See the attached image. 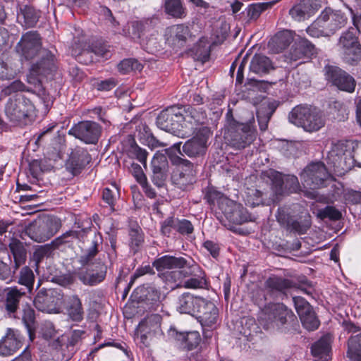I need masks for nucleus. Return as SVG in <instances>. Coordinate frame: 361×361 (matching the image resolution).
Instances as JSON below:
<instances>
[{"mask_svg": "<svg viewBox=\"0 0 361 361\" xmlns=\"http://www.w3.org/2000/svg\"><path fill=\"white\" fill-rule=\"evenodd\" d=\"M279 1L274 0L270 2L257 3L250 5L247 8V14L249 19L251 20H257L264 11L271 8L274 3Z\"/></svg>", "mask_w": 361, "mask_h": 361, "instance_id": "42", "label": "nucleus"}, {"mask_svg": "<svg viewBox=\"0 0 361 361\" xmlns=\"http://www.w3.org/2000/svg\"><path fill=\"white\" fill-rule=\"evenodd\" d=\"M196 316L202 326L212 327L217 322L219 310L213 302L204 299V304L200 306Z\"/></svg>", "mask_w": 361, "mask_h": 361, "instance_id": "23", "label": "nucleus"}, {"mask_svg": "<svg viewBox=\"0 0 361 361\" xmlns=\"http://www.w3.org/2000/svg\"><path fill=\"white\" fill-rule=\"evenodd\" d=\"M130 247L136 252L143 242V235L139 229H131L129 233Z\"/></svg>", "mask_w": 361, "mask_h": 361, "instance_id": "56", "label": "nucleus"}, {"mask_svg": "<svg viewBox=\"0 0 361 361\" xmlns=\"http://www.w3.org/2000/svg\"><path fill=\"white\" fill-rule=\"evenodd\" d=\"M311 352L314 357L318 360L328 361L331 352V339L330 336H322L319 341L315 342L312 348Z\"/></svg>", "mask_w": 361, "mask_h": 361, "instance_id": "32", "label": "nucleus"}, {"mask_svg": "<svg viewBox=\"0 0 361 361\" xmlns=\"http://www.w3.org/2000/svg\"><path fill=\"white\" fill-rule=\"evenodd\" d=\"M39 18V13L35 8L25 6L20 9L18 14V22L25 27H32Z\"/></svg>", "mask_w": 361, "mask_h": 361, "instance_id": "35", "label": "nucleus"}, {"mask_svg": "<svg viewBox=\"0 0 361 361\" xmlns=\"http://www.w3.org/2000/svg\"><path fill=\"white\" fill-rule=\"evenodd\" d=\"M24 294V291L16 287L8 290L6 297L5 308L9 314L14 313L17 310L20 300Z\"/></svg>", "mask_w": 361, "mask_h": 361, "instance_id": "39", "label": "nucleus"}, {"mask_svg": "<svg viewBox=\"0 0 361 361\" xmlns=\"http://www.w3.org/2000/svg\"><path fill=\"white\" fill-rule=\"evenodd\" d=\"M203 304L202 298L195 296L190 293H184L178 297L176 307L181 314L196 315L200 306Z\"/></svg>", "mask_w": 361, "mask_h": 361, "instance_id": "22", "label": "nucleus"}, {"mask_svg": "<svg viewBox=\"0 0 361 361\" xmlns=\"http://www.w3.org/2000/svg\"><path fill=\"white\" fill-rule=\"evenodd\" d=\"M144 30V24L140 21H132L128 25V29L123 30L126 36L134 40L139 39Z\"/></svg>", "mask_w": 361, "mask_h": 361, "instance_id": "50", "label": "nucleus"}, {"mask_svg": "<svg viewBox=\"0 0 361 361\" xmlns=\"http://www.w3.org/2000/svg\"><path fill=\"white\" fill-rule=\"evenodd\" d=\"M298 42V49H300L305 56L310 57L315 52V47L309 40L305 38H301Z\"/></svg>", "mask_w": 361, "mask_h": 361, "instance_id": "61", "label": "nucleus"}, {"mask_svg": "<svg viewBox=\"0 0 361 361\" xmlns=\"http://www.w3.org/2000/svg\"><path fill=\"white\" fill-rule=\"evenodd\" d=\"M106 276V271H100L97 273H83L79 274V279L85 284L88 286H95L102 282Z\"/></svg>", "mask_w": 361, "mask_h": 361, "instance_id": "45", "label": "nucleus"}, {"mask_svg": "<svg viewBox=\"0 0 361 361\" xmlns=\"http://www.w3.org/2000/svg\"><path fill=\"white\" fill-rule=\"evenodd\" d=\"M300 188L298 179L294 175L277 173L274 177L273 188L278 195L295 193L300 190Z\"/></svg>", "mask_w": 361, "mask_h": 361, "instance_id": "18", "label": "nucleus"}, {"mask_svg": "<svg viewBox=\"0 0 361 361\" xmlns=\"http://www.w3.org/2000/svg\"><path fill=\"white\" fill-rule=\"evenodd\" d=\"M326 79L331 82L338 89L353 92L355 88L354 78L340 68L334 66H326L324 67Z\"/></svg>", "mask_w": 361, "mask_h": 361, "instance_id": "14", "label": "nucleus"}, {"mask_svg": "<svg viewBox=\"0 0 361 361\" xmlns=\"http://www.w3.org/2000/svg\"><path fill=\"white\" fill-rule=\"evenodd\" d=\"M131 153L146 168L147 152L139 146L135 145L132 147Z\"/></svg>", "mask_w": 361, "mask_h": 361, "instance_id": "63", "label": "nucleus"}, {"mask_svg": "<svg viewBox=\"0 0 361 361\" xmlns=\"http://www.w3.org/2000/svg\"><path fill=\"white\" fill-rule=\"evenodd\" d=\"M161 317L157 314H150L141 321L137 329V339L147 347L153 337L161 335Z\"/></svg>", "mask_w": 361, "mask_h": 361, "instance_id": "10", "label": "nucleus"}, {"mask_svg": "<svg viewBox=\"0 0 361 361\" xmlns=\"http://www.w3.org/2000/svg\"><path fill=\"white\" fill-rule=\"evenodd\" d=\"M317 216L322 220L328 219L331 221H338L341 219L342 214L336 207L326 206L324 208L317 209Z\"/></svg>", "mask_w": 361, "mask_h": 361, "instance_id": "47", "label": "nucleus"}, {"mask_svg": "<svg viewBox=\"0 0 361 361\" xmlns=\"http://www.w3.org/2000/svg\"><path fill=\"white\" fill-rule=\"evenodd\" d=\"M222 203L221 209L225 217L234 224H243L252 221L251 215L241 204L233 201L225 200Z\"/></svg>", "mask_w": 361, "mask_h": 361, "instance_id": "16", "label": "nucleus"}, {"mask_svg": "<svg viewBox=\"0 0 361 361\" xmlns=\"http://www.w3.org/2000/svg\"><path fill=\"white\" fill-rule=\"evenodd\" d=\"M94 53L96 56L107 59L111 56L110 51L106 45L102 44H95L87 47L85 44H78L75 42L73 47L72 54L78 56L81 54H87Z\"/></svg>", "mask_w": 361, "mask_h": 361, "instance_id": "25", "label": "nucleus"}, {"mask_svg": "<svg viewBox=\"0 0 361 361\" xmlns=\"http://www.w3.org/2000/svg\"><path fill=\"white\" fill-rule=\"evenodd\" d=\"M22 320L31 337L35 320L34 310L30 307L24 308Z\"/></svg>", "mask_w": 361, "mask_h": 361, "instance_id": "53", "label": "nucleus"}, {"mask_svg": "<svg viewBox=\"0 0 361 361\" xmlns=\"http://www.w3.org/2000/svg\"><path fill=\"white\" fill-rule=\"evenodd\" d=\"M321 7L319 0H302L289 11V14L297 21L310 18Z\"/></svg>", "mask_w": 361, "mask_h": 361, "instance_id": "20", "label": "nucleus"}, {"mask_svg": "<svg viewBox=\"0 0 361 361\" xmlns=\"http://www.w3.org/2000/svg\"><path fill=\"white\" fill-rule=\"evenodd\" d=\"M18 282L24 286L28 292L32 291L35 283V275L29 267L25 266L20 269Z\"/></svg>", "mask_w": 361, "mask_h": 361, "instance_id": "43", "label": "nucleus"}, {"mask_svg": "<svg viewBox=\"0 0 361 361\" xmlns=\"http://www.w3.org/2000/svg\"><path fill=\"white\" fill-rule=\"evenodd\" d=\"M35 106L24 95L17 94L9 98L5 107V113L11 122L16 124L25 123Z\"/></svg>", "mask_w": 361, "mask_h": 361, "instance_id": "4", "label": "nucleus"}, {"mask_svg": "<svg viewBox=\"0 0 361 361\" xmlns=\"http://www.w3.org/2000/svg\"><path fill=\"white\" fill-rule=\"evenodd\" d=\"M152 267H155L158 271H162L165 269H198V266L190 264V262L183 257H176L172 255H164L157 259L152 263Z\"/></svg>", "mask_w": 361, "mask_h": 361, "instance_id": "17", "label": "nucleus"}, {"mask_svg": "<svg viewBox=\"0 0 361 361\" xmlns=\"http://www.w3.org/2000/svg\"><path fill=\"white\" fill-rule=\"evenodd\" d=\"M183 117L181 109L176 106H171L162 111L157 118V126L174 135L183 137L181 126Z\"/></svg>", "mask_w": 361, "mask_h": 361, "instance_id": "7", "label": "nucleus"}, {"mask_svg": "<svg viewBox=\"0 0 361 361\" xmlns=\"http://www.w3.org/2000/svg\"><path fill=\"white\" fill-rule=\"evenodd\" d=\"M293 301L299 317L310 311V309L312 308L310 305L302 297L294 296L293 297Z\"/></svg>", "mask_w": 361, "mask_h": 361, "instance_id": "58", "label": "nucleus"}, {"mask_svg": "<svg viewBox=\"0 0 361 361\" xmlns=\"http://www.w3.org/2000/svg\"><path fill=\"white\" fill-rule=\"evenodd\" d=\"M171 161L176 166L171 180L178 188L185 190L195 182V166L190 161L178 156L171 158Z\"/></svg>", "mask_w": 361, "mask_h": 361, "instance_id": "6", "label": "nucleus"}, {"mask_svg": "<svg viewBox=\"0 0 361 361\" xmlns=\"http://www.w3.org/2000/svg\"><path fill=\"white\" fill-rule=\"evenodd\" d=\"M67 311L73 321L80 322L83 319L84 311L80 299L78 295H73L68 298Z\"/></svg>", "mask_w": 361, "mask_h": 361, "instance_id": "36", "label": "nucleus"}, {"mask_svg": "<svg viewBox=\"0 0 361 361\" xmlns=\"http://www.w3.org/2000/svg\"><path fill=\"white\" fill-rule=\"evenodd\" d=\"M329 177L330 174L324 164L321 161L311 163L300 173L303 185L311 189L322 186Z\"/></svg>", "mask_w": 361, "mask_h": 361, "instance_id": "8", "label": "nucleus"}, {"mask_svg": "<svg viewBox=\"0 0 361 361\" xmlns=\"http://www.w3.org/2000/svg\"><path fill=\"white\" fill-rule=\"evenodd\" d=\"M8 247L13 257V264L11 265V268L13 269V273L15 274L19 267L25 263L27 250L23 243L16 239L12 240Z\"/></svg>", "mask_w": 361, "mask_h": 361, "instance_id": "31", "label": "nucleus"}, {"mask_svg": "<svg viewBox=\"0 0 361 361\" xmlns=\"http://www.w3.org/2000/svg\"><path fill=\"white\" fill-rule=\"evenodd\" d=\"M247 204L251 207H255L262 204L263 201L262 199V192L258 190H251L248 192Z\"/></svg>", "mask_w": 361, "mask_h": 361, "instance_id": "64", "label": "nucleus"}, {"mask_svg": "<svg viewBox=\"0 0 361 361\" xmlns=\"http://www.w3.org/2000/svg\"><path fill=\"white\" fill-rule=\"evenodd\" d=\"M190 56L195 60L204 63L210 56V43L207 37H201L199 42L189 51Z\"/></svg>", "mask_w": 361, "mask_h": 361, "instance_id": "33", "label": "nucleus"}, {"mask_svg": "<svg viewBox=\"0 0 361 361\" xmlns=\"http://www.w3.org/2000/svg\"><path fill=\"white\" fill-rule=\"evenodd\" d=\"M272 69H274L272 62L263 54H255L250 61V70L256 74L267 73Z\"/></svg>", "mask_w": 361, "mask_h": 361, "instance_id": "34", "label": "nucleus"}, {"mask_svg": "<svg viewBox=\"0 0 361 361\" xmlns=\"http://www.w3.org/2000/svg\"><path fill=\"white\" fill-rule=\"evenodd\" d=\"M40 47L39 35L36 32L30 31L22 36L16 46V50L25 59L30 60L37 54L39 55V51L42 49Z\"/></svg>", "mask_w": 361, "mask_h": 361, "instance_id": "15", "label": "nucleus"}, {"mask_svg": "<svg viewBox=\"0 0 361 361\" xmlns=\"http://www.w3.org/2000/svg\"><path fill=\"white\" fill-rule=\"evenodd\" d=\"M168 165L166 157L163 154L156 153L152 160V182L160 188L163 186L166 178V169Z\"/></svg>", "mask_w": 361, "mask_h": 361, "instance_id": "24", "label": "nucleus"}, {"mask_svg": "<svg viewBox=\"0 0 361 361\" xmlns=\"http://www.w3.org/2000/svg\"><path fill=\"white\" fill-rule=\"evenodd\" d=\"M360 44L355 29H351L344 32L339 39L341 49H348L355 44Z\"/></svg>", "mask_w": 361, "mask_h": 361, "instance_id": "48", "label": "nucleus"}, {"mask_svg": "<svg viewBox=\"0 0 361 361\" xmlns=\"http://www.w3.org/2000/svg\"><path fill=\"white\" fill-rule=\"evenodd\" d=\"M347 356L355 361H361V334L348 339Z\"/></svg>", "mask_w": 361, "mask_h": 361, "instance_id": "40", "label": "nucleus"}, {"mask_svg": "<svg viewBox=\"0 0 361 361\" xmlns=\"http://www.w3.org/2000/svg\"><path fill=\"white\" fill-rule=\"evenodd\" d=\"M173 42L178 47H183L188 42L193 41V36L189 27L177 25L173 28Z\"/></svg>", "mask_w": 361, "mask_h": 361, "instance_id": "37", "label": "nucleus"}, {"mask_svg": "<svg viewBox=\"0 0 361 361\" xmlns=\"http://www.w3.org/2000/svg\"><path fill=\"white\" fill-rule=\"evenodd\" d=\"M293 317L292 311L283 303L270 304L263 310L259 322L264 329L273 330L283 326Z\"/></svg>", "mask_w": 361, "mask_h": 361, "instance_id": "3", "label": "nucleus"}, {"mask_svg": "<svg viewBox=\"0 0 361 361\" xmlns=\"http://www.w3.org/2000/svg\"><path fill=\"white\" fill-rule=\"evenodd\" d=\"M39 56V61L31 66L27 76V82L34 85L39 92H44L42 87V78L51 77L56 71V58L51 51L46 49L40 50Z\"/></svg>", "mask_w": 361, "mask_h": 361, "instance_id": "2", "label": "nucleus"}, {"mask_svg": "<svg viewBox=\"0 0 361 361\" xmlns=\"http://www.w3.org/2000/svg\"><path fill=\"white\" fill-rule=\"evenodd\" d=\"M181 131L183 137H189L207 121V114L200 107H189L183 114Z\"/></svg>", "mask_w": 361, "mask_h": 361, "instance_id": "13", "label": "nucleus"}, {"mask_svg": "<svg viewBox=\"0 0 361 361\" xmlns=\"http://www.w3.org/2000/svg\"><path fill=\"white\" fill-rule=\"evenodd\" d=\"M22 336L18 331L7 329L6 334L0 341V355L9 356L16 352L22 345Z\"/></svg>", "mask_w": 361, "mask_h": 361, "instance_id": "21", "label": "nucleus"}, {"mask_svg": "<svg viewBox=\"0 0 361 361\" xmlns=\"http://www.w3.org/2000/svg\"><path fill=\"white\" fill-rule=\"evenodd\" d=\"M190 271H188L187 270H180L178 271H173L171 272L172 276L176 277L178 276V279L182 277H187L189 275L192 274V272H194L196 271L195 269L194 271L192 269H190ZM200 272V274H197L193 277H191L188 279V280L185 281L183 285V287L185 288H204V286L206 285V280L204 278V273L198 267V269H197Z\"/></svg>", "mask_w": 361, "mask_h": 361, "instance_id": "28", "label": "nucleus"}, {"mask_svg": "<svg viewBox=\"0 0 361 361\" xmlns=\"http://www.w3.org/2000/svg\"><path fill=\"white\" fill-rule=\"evenodd\" d=\"M293 288H299L306 294L310 293L306 288L299 287L296 283L281 276L272 275L264 282L265 291L274 298L284 295L288 290Z\"/></svg>", "mask_w": 361, "mask_h": 361, "instance_id": "12", "label": "nucleus"}, {"mask_svg": "<svg viewBox=\"0 0 361 361\" xmlns=\"http://www.w3.org/2000/svg\"><path fill=\"white\" fill-rule=\"evenodd\" d=\"M177 231L182 235H189L193 232L194 228L191 222L187 219H178Z\"/></svg>", "mask_w": 361, "mask_h": 361, "instance_id": "62", "label": "nucleus"}, {"mask_svg": "<svg viewBox=\"0 0 361 361\" xmlns=\"http://www.w3.org/2000/svg\"><path fill=\"white\" fill-rule=\"evenodd\" d=\"M168 335L171 338L183 342L185 343V348L188 350L196 348L201 341L200 335L199 332L196 331L184 334L178 332L174 328H170L168 331Z\"/></svg>", "mask_w": 361, "mask_h": 361, "instance_id": "27", "label": "nucleus"}, {"mask_svg": "<svg viewBox=\"0 0 361 361\" xmlns=\"http://www.w3.org/2000/svg\"><path fill=\"white\" fill-rule=\"evenodd\" d=\"M343 60L351 65L357 63L361 59V47L357 44L348 49H341Z\"/></svg>", "mask_w": 361, "mask_h": 361, "instance_id": "44", "label": "nucleus"}, {"mask_svg": "<svg viewBox=\"0 0 361 361\" xmlns=\"http://www.w3.org/2000/svg\"><path fill=\"white\" fill-rule=\"evenodd\" d=\"M53 252L54 250L50 243H47L45 245L38 246L35 249L33 253V258L36 264H39L44 257H50Z\"/></svg>", "mask_w": 361, "mask_h": 361, "instance_id": "54", "label": "nucleus"}, {"mask_svg": "<svg viewBox=\"0 0 361 361\" xmlns=\"http://www.w3.org/2000/svg\"><path fill=\"white\" fill-rule=\"evenodd\" d=\"M276 217L277 221L284 227L288 226L292 219L289 213V209L286 207H279L276 214Z\"/></svg>", "mask_w": 361, "mask_h": 361, "instance_id": "59", "label": "nucleus"}, {"mask_svg": "<svg viewBox=\"0 0 361 361\" xmlns=\"http://www.w3.org/2000/svg\"><path fill=\"white\" fill-rule=\"evenodd\" d=\"M310 221L308 219H305L304 221L300 222L292 219L290 221V224L286 228L298 233V234H304L310 228Z\"/></svg>", "mask_w": 361, "mask_h": 361, "instance_id": "55", "label": "nucleus"}, {"mask_svg": "<svg viewBox=\"0 0 361 361\" xmlns=\"http://www.w3.org/2000/svg\"><path fill=\"white\" fill-rule=\"evenodd\" d=\"M307 32L313 37L329 36L319 17L307 28Z\"/></svg>", "mask_w": 361, "mask_h": 361, "instance_id": "52", "label": "nucleus"}, {"mask_svg": "<svg viewBox=\"0 0 361 361\" xmlns=\"http://www.w3.org/2000/svg\"><path fill=\"white\" fill-rule=\"evenodd\" d=\"M102 237L99 233H94L91 239L90 246L82 252L79 257V262L81 265L91 264L97 255L102 248Z\"/></svg>", "mask_w": 361, "mask_h": 361, "instance_id": "29", "label": "nucleus"}, {"mask_svg": "<svg viewBox=\"0 0 361 361\" xmlns=\"http://www.w3.org/2000/svg\"><path fill=\"white\" fill-rule=\"evenodd\" d=\"M142 66L135 59H127L121 61L118 65V70L123 74L133 71H141Z\"/></svg>", "mask_w": 361, "mask_h": 361, "instance_id": "51", "label": "nucleus"}, {"mask_svg": "<svg viewBox=\"0 0 361 361\" xmlns=\"http://www.w3.org/2000/svg\"><path fill=\"white\" fill-rule=\"evenodd\" d=\"M91 158L86 150L78 149L72 152L67 163L68 169L73 175L80 171L90 162Z\"/></svg>", "mask_w": 361, "mask_h": 361, "instance_id": "30", "label": "nucleus"}, {"mask_svg": "<svg viewBox=\"0 0 361 361\" xmlns=\"http://www.w3.org/2000/svg\"><path fill=\"white\" fill-rule=\"evenodd\" d=\"M30 91L25 85L20 80H16L12 82L9 85L6 86L3 90V92L6 95H9L17 92Z\"/></svg>", "mask_w": 361, "mask_h": 361, "instance_id": "60", "label": "nucleus"}, {"mask_svg": "<svg viewBox=\"0 0 361 361\" xmlns=\"http://www.w3.org/2000/svg\"><path fill=\"white\" fill-rule=\"evenodd\" d=\"M207 139L204 136H196L188 140L183 145L182 150L189 157H196L206 152Z\"/></svg>", "mask_w": 361, "mask_h": 361, "instance_id": "26", "label": "nucleus"}, {"mask_svg": "<svg viewBox=\"0 0 361 361\" xmlns=\"http://www.w3.org/2000/svg\"><path fill=\"white\" fill-rule=\"evenodd\" d=\"M289 121L295 126L302 127L307 132L317 131L325 126L324 114L308 106L298 105L288 115Z\"/></svg>", "mask_w": 361, "mask_h": 361, "instance_id": "1", "label": "nucleus"}, {"mask_svg": "<svg viewBox=\"0 0 361 361\" xmlns=\"http://www.w3.org/2000/svg\"><path fill=\"white\" fill-rule=\"evenodd\" d=\"M178 219L169 217L161 224V232L163 235L169 236L172 231H177Z\"/></svg>", "mask_w": 361, "mask_h": 361, "instance_id": "57", "label": "nucleus"}, {"mask_svg": "<svg viewBox=\"0 0 361 361\" xmlns=\"http://www.w3.org/2000/svg\"><path fill=\"white\" fill-rule=\"evenodd\" d=\"M227 137H230L233 147L240 149H244L254 141L255 133L250 124L238 123L235 127L230 128Z\"/></svg>", "mask_w": 361, "mask_h": 361, "instance_id": "11", "label": "nucleus"}, {"mask_svg": "<svg viewBox=\"0 0 361 361\" xmlns=\"http://www.w3.org/2000/svg\"><path fill=\"white\" fill-rule=\"evenodd\" d=\"M164 11L169 16L175 18H183L187 11L181 0H165Z\"/></svg>", "mask_w": 361, "mask_h": 361, "instance_id": "38", "label": "nucleus"}, {"mask_svg": "<svg viewBox=\"0 0 361 361\" xmlns=\"http://www.w3.org/2000/svg\"><path fill=\"white\" fill-rule=\"evenodd\" d=\"M329 35L343 27L346 23V18L341 11H333L326 8L319 16Z\"/></svg>", "mask_w": 361, "mask_h": 361, "instance_id": "19", "label": "nucleus"}, {"mask_svg": "<svg viewBox=\"0 0 361 361\" xmlns=\"http://www.w3.org/2000/svg\"><path fill=\"white\" fill-rule=\"evenodd\" d=\"M102 128L96 122L83 121L73 125L68 135L75 137L85 144H96L101 135Z\"/></svg>", "mask_w": 361, "mask_h": 361, "instance_id": "9", "label": "nucleus"}, {"mask_svg": "<svg viewBox=\"0 0 361 361\" xmlns=\"http://www.w3.org/2000/svg\"><path fill=\"white\" fill-rule=\"evenodd\" d=\"M75 238H77V233L73 231H68L56 238L49 243L54 251L65 244L72 243Z\"/></svg>", "mask_w": 361, "mask_h": 361, "instance_id": "49", "label": "nucleus"}, {"mask_svg": "<svg viewBox=\"0 0 361 361\" xmlns=\"http://www.w3.org/2000/svg\"><path fill=\"white\" fill-rule=\"evenodd\" d=\"M302 326L309 331H314L317 329L319 326V322L315 315L312 307L310 309V311L305 312L300 317Z\"/></svg>", "mask_w": 361, "mask_h": 361, "instance_id": "46", "label": "nucleus"}, {"mask_svg": "<svg viewBox=\"0 0 361 361\" xmlns=\"http://www.w3.org/2000/svg\"><path fill=\"white\" fill-rule=\"evenodd\" d=\"M61 226V223L59 219L47 216L29 225L25 228V233L32 240L42 243L53 237L59 231Z\"/></svg>", "mask_w": 361, "mask_h": 361, "instance_id": "5", "label": "nucleus"}, {"mask_svg": "<svg viewBox=\"0 0 361 361\" xmlns=\"http://www.w3.org/2000/svg\"><path fill=\"white\" fill-rule=\"evenodd\" d=\"M53 290H40L34 299V305L40 311H44L49 307L51 299L54 295Z\"/></svg>", "mask_w": 361, "mask_h": 361, "instance_id": "41", "label": "nucleus"}]
</instances>
